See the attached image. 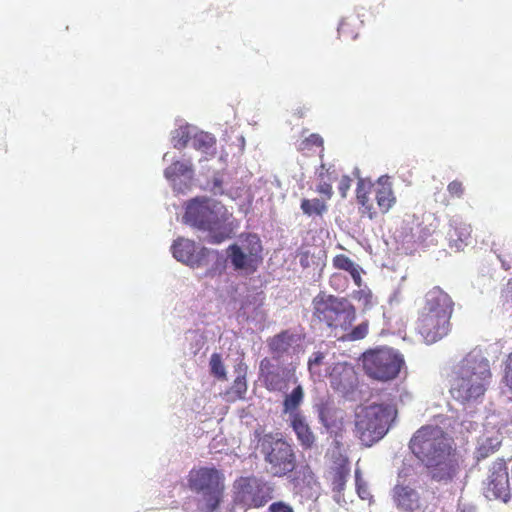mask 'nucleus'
Masks as SVG:
<instances>
[{
	"mask_svg": "<svg viewBox=\"0 0 512 512\" xmlns=\"http://www.w3.org/2000/svg\"><path fill=\"white\" fill-rule=\"evenodd\" d=\"M439 427L424 426L413 435L409 447L429 469L431 478L438 482L451 481L458 473L456 450Z\"/></svg>",
	"mask_w": 512,
	"mask_h": 512,
	"instance_id": "f257e3e1",
	"label": "nucleus"
},
{
	"mask_svg": "<svg viewBox=\"0 0 512 512\" xmlns=\"http://www.w3.org/2000/svg\"><path fill=\"white\" fill-rule=\"evenodd\" d=\"M312 318L341 341L362 340L369 331L368 321L351 328L356 320V309L348 299L325 292H320L313 298Z\"/></svg>",
	"mask_w": 512,
	"mask_h": 512,
	"instance_id": "f03ea898",
	"label": "nucleus"
},
{
	"mask_svg": "<svg viewBox=\"0 0 512 512\" xmlns=\"http://www.w3.org/2000/svg\"><path fill=\"white\" fill-rule=\"evenodd\" d=\"M183 220L199 230L207 231V241L211 244H220L234 234L232 213L222 203L206 197L190 200Z\"/></svg>",
	"mask_w": 512,
	"mask_h": 512,
	"instance_id": "7ed1b4c3",
	"label": "nucleus"
},
{
	"mask_svg": "<svg viewBox=\"0 0 512 512\" xmlns=\"http://www.w3.org/2000/svg\"><path fill=\"white\" fill-rule=\"evenodd\" d=\"M491 376L489 361L470 353L453 371L450 394L461 403L476 400L484 395Z\"/></svg>",
	"mask_w": 512,
	"mask_h": 512,
	"instance_id": "20e7f679",
	"label": "nucleus"
},
{
	"mask_svg": "<svg viewBox=\"0 0 512 512\" xmlns=\"http://www.w3.org/2000/svg\"><path fill=\"white\" fill-rule=\"evenodd\" d=\"M394 404H371L359 407L354 417V434L366 447L381 440L397 417Z\"/></svg>",
	"mask_w": 512,
	"mask_h": 512,
	"instance_id": "39448f33",
	"label": "nucleus"
},
{
	"mask_svg": "<svg viewBox=\"0 0 512 512\" xmlns=\"http://www.w3.org/2000/svg\"><path fill=\"white\" fill-rule=\"evenodd\" d=\"M260 452L268 464V471L275 477H283L296 468V454L292 445L281 435L268 433L259 439Z\"/></svg>",
	"mask_w": 512,
	"mask_h": 512,
	"instance_id": "423d86ee",
	"label": "nucleus"
},
{
	"mask_svg": "<svg viewBox=\"0 0 512 512\" xmlns=\"http://www.w3.org/2000/svg\"><path fill=\"white\" fill-rule=\"evenodd\" d=\"M362 363L370 378L382 382L397 378L405 365L403 355L389 347L366 351L362 356Z\"/></svg>",
	"mask_w": 512,
	"mask_h": 512,
	"instance_id": "0eeeda50",
	"label": "nucleus"
},
{
	"mask_svg": "<svg viewBox=\"0 0 512 512\" xmlns=\"http://www.w3.org/2000/svg\"><path fill=\"white\" fill-rule=\"evenodd\" d=\"M223 474L216 468L200 467L189 472L188 484L191 490L203 493L210 512L220 504L224 490Z\"/></svg>",
	"mask_w": 512,
	"mask_h": 512,
	"instance_id": "6e6552de",
	"label": "nucleus"
},
{
	"mask_svg": "<svg viewBox=\"0 0 512 512\" xmlns=\"http://www.w3.org/2000/svg\"><path fill=\"white\" fill-rule=\"evenodd\" d=\"M259 377L270 392H286L290 384L298 382L295 366L268 357L260 361Z\"/></svg>",
	"mask_w": 512,
	"mask_h": 512,
	"instance_id": "1a4fd4ad",
	"label": "nucleus"
},
{
	"mask_svg": "<svg viewBox=\"0 0 512 512\" xmlns=\"http://www.w3.org/2000/svg\"><path fill=\"white\" fill-rule=\"evenodd\" d=\"M233 487L235 503L247 508L263 507L273 498V488L255 476L240 477Z\"/></svg>",
	"mask_w": 512,
	"mask_h": 512,
	"instance_id": "9d476101",
	"label": "nucleus"
},
{
	"mask_svg": "<svg viewBox=\"0 0 512 512\" xmlns=\"http://www.w3.org/2000/svg\"><path fill=\"white\" fill-rule=\"evenodd\" d=\"M242 246L232 244L228 247V257L235 270L254 273L261 260L262 245L256 234L241 236Z\"/></svg>",
	"mask_w": 512,
	"mask_h": 512,
	"instance_id": "9b49d317",
	"label": "nucleus"
},
{
	"mask_svg": "<svg viewBox=\"0 0 512 512\" xmlns=\"http://www.w3.org/2000/svg\"><path fill=\"white\" fill-rule=\"evenodd\" d=\"M451 329L450 319L420 311L416 330L427 344H433L447 336Z\"/></svg>",
	"mask_w": 512,
	"mask_h": 512,
	"instance_id": "f8f14e48",
	"label": "nucleus"
},
{
	"mask_svg": "<svg viewBox=\"0 0 512 512\" xmlns=\"http://www.w3.org/2000/svg\"><path fill=\"white\" fill-rule=\"evenodd\" d=\"M486 497L500 499L503 502H507L510 498L508 470L503 459H497L490 468Z\"/></svg>",
	"mask_w": 512,
	"mask_h": 512,
	"instance_id": "ddd939ff",
	"label": "nucleus"
},
{
	"mask_svg": "<svg viewBox=\"0 0 512 512\" xmlns=\"http://www.w3.org/2000/svg\"><path fill=\"white\" fill-rule=\"evenodd\" d=\"M420 311L451 319L454 302L448 293L439 286H435L425 294Z\"/></svg>",
	"mask_w": 512,
	"mask_h": 512,
	"instance_id": "4468645a",
	"label": "nucleus"
},
{
	"mask_svg": "<svg viewBox=\"0 0 512 512\" xmlns=\"http://www.w3.org/2000/svg\"><path fill=\"white\" fill-rule=\"evenodd\" d=\"M173 256L180 262L191 267H199L207 256L208 250L201 248L197 251L196 243L186 238H178L172 245Z\"/></svg>",
	"mask_w": 512,
	"mask_h": 512,
	"instance_id": "2eb2a0df",
	"label": "nucleus"
},
{
	"mask_svg": "<svg viewBox=\"0 0 512 512\" xmlns=\"http://www.w3.org/2000/svg\"><path fill=\"white\" fill-rule=\"evenodd\" d=\"M392 499L395 506L404 512H414L420 509V494L418 491L399 480L392 489Z\"/></svg>",
	"mask_w": 512,
	"mask_h": 512,
	"instance_id": "dca6fc26",
	"label": "nucleus"
},
{
	"mask_svg": "<svg viewBox=\"0 0 512 512\" xmlns=\"http://www.w3.org/2000/svg\"><path fill=\"white\" fill-rule=\"evenodd\" d=\"M329 380L334 390L345 393L354 387L357 377L352 365L338 362L331 367Z\"/></svg>",
	"mask_w": 512,
	"mask_h": 512,
	"instance_id": "f3484780",
	"label": "nucleus"
},
{
	"mask_svg": "<svg viewBox=\"0 0 512 512\" xmlns=\"http://www.w3.org/2000/svg\"><path fill=\"white\" fill-rule=\"evenodd\" d=\"M297 340V335L290 330H283L268 338L267 346L271 353V357H268V359L282 361L281 358L289 354L292 345L296 343Z\"/></svg>",
	"mask_w": 512,
	"mask_h": 512,
	"instance_id": "a211bd4d",
	"label": "nucleus"
},
{
	"mask_svg": "<svg viewBox=\"0 0 512 512\" xmlns=\"http://www.w3.org/2000/svg\"><path fill=\"white\" fill-rule=\"evenodd\" d=\"M374 195L378 209L382 214L388 213L396 204L397 199L393 191L392 183L387 176H382L378 179L374 189Z\"/></svg>",
	"mask_w": 512,
	"mask_h": 512,
	"instance_id": "6ab92c4d",
	"label": "nucleus"
},
{
	"mask_svg": "<svg viewBox=\"0 0 512 512\" xmlns=\"http://www.w3.org/2000/svg\"><path fill=\"white\" fill-rule=\"evenodd\" d=\"M290 426L304 450L312 449L315 446L316 436L303 414H294L290 419Z\"/></svg>",
	"mask_w": 512,
	"mask_h": 512,
	"instance_id": "aec40b11",
	"label": "nucleus"
},
{
	"mask_svg": "<svg viewBox=\"0 0 512 512\" xmlns=\"http://www.w3.org/2000/svg\"><path fill=\"white\" fill-rule=\"evenodd\" d=\"M373 184L370 181L359 179L356 187V200L359 204V213L362 217L372 220L376 218L377 211L370 199Z\"/></svg>",
	"mask_w": 512,
	"mask_h": 512,
	"instance_id": "412c9836",
	"label": "nucleus"
},
{
	"mask_svg": "<svg viewBox=\"0 0 512 512\" xmlns=\"http://www.w3.org/2000/svg\"><path fill=\"white\" fill-rule=\"evenodd\" d=\"M471 233L472 228L470 224L457 220L452 221L447 232L450 248L456 251L462 250L467 246Z\"/></svg>",
	"mask_w": 512,
	"mask_h": 512,
	"instance_id": "4be33fe9",
	"label": "nucleus"
},
{
	"mask_svg": "<svg viewBox=\"0 0 512 512\" xmlns=\"http://www.w3.org/2000/svg\"><path fill=\"white\" fill-rule=\"evenodd\" d=\"M296 386L290 393H285L283 399V412L289 413L290 418L294 414H301L298 412L299 407L303 403L304 400V389L300 384H295Z\"/></svg>",
	"mask_w": 512,
	"mask_h": 512,
	"instance_id": "5701e85b",
	"label": "nucleus"
},
{
	"mask_svg": "<svg viewBox=\"0 0 512 512\" xmlns=\"http://www.w3.org/2000/svg\"><path fill=\"white\" fill-rule=\"evenodd\" d=\"M363 21L356 15L343 18L338 26V34L345 40H354L358 37Z\"/></svg>",
	"mask_w": 512,
	"mask_h": 512,
	"instance_id": "b1692460",
	"label": "nucleus"
},
{
	"mask_svg": "<svg viewBox=\"0 0 512 512\" xmlns=\"http://www.w3.org/2000/svg\"><path fill=\"white\" fill-rule=\"evenodd\" d=\"M216 142V138L212 134L204 131H200L192 137L193 148L210 157H214L216 154Z\"/></svg>",
	"mask_w": 512,
	"mask_h": 512,
	"instance_id": "393cba45",
	"label": "nucleus"
},
{
	"mask_svg": "<svg viewBox=\"0 0 512 512\" xmlns=\"http://www.w3.org/2000/svg\"><path fill=\"white\" fill-rule=\"evenodd\" d=\"M333 266L336 269L348 272L357 286H361L362 278L360 267L356 265L348 256L338 254L333 258Z\"/></svg>",
	"mask_w": 512,
	"mask_h": 512,
	"instance_id": "a878e982",
	"label": "nucleus"
},
{
	"mask_svg": "<svg viewBox=\"0 0 512 512\" xmlns=\"http://www.w3.org/2000/svg\"><path fill=\"white\" fill-rule=\"evenodd\" d=\"M300 209L307 217H322L328 211L327 201L321 198H303Z\"/></svg>",
	"mask_w": 512,
	"mask_h": 512,
	"instance_id": "bb28decb",
	"label": "nucleus"
},
{
	"mask_svg": "<svg viewBox=\"0 0 512 512\" xmlns=\"http://www.w3.org/2000/svg\"><path fill=\"white\" fill-rule=\"evenodd\" d=\"M332 172H330V168H326L325 165H321V171L319 172L320 182L316 187V192L322 196L321 199L328 201L333 196V187H332Z\"/></svg>",
	"mask_w": 512,
	"mask_h": 512,
	"instance_id": "cd10ccee",
	"label": "nucleus"
},
{
	"mask_svg": "<svg viewBox=\"0 0 512 512\" xmlns=\"http://www.w3.org/2000/svg\"><path fill=\"white\" fill-rule=\"evenodd\" d=\"M349 475V468L345 465H340L333 470L332 475V490L337 493H341L347 481Z\"/></svg>",
	"mask_w": 512,
	"mask_h": 512,
	"instance_id": "c85d7f7f",
	"label": "nucleus"
},
{
	"mask_svg": "<svg viewBox=\"0 0 512 512\" xmlns=\"http://www.w3.org/2000/svg\"><path fill=\"white\" fill-rule=\"evenodd\" d=\"M247 392V382L245 373L239 374L235 380L229 391H227L228 395H233L231 400H243L245 399V395Z\"/></svg>",
	"mask_w": 512,
	"mask_h": 512,
	"instance_id": "c756f323",
	"label": "nucleus"
},
{
	"mask_svg": "<svg viewBox=\"0 0 512 512\" xmlns=\"http://www.w3.org/2000/svg\"><path fill=\"white\" fill-rule=\"evenodd\" d=\"M323 146V138L319 134L312 133L299 142L297 149L298 151L305 153L312 151L314 148L323 149Z\"/></svg>",
	"mask_w": 512,
	"mask_h": 512,
	"instance_id": "7c9ffc66",
	"label": "nucleus"
},
{
	"mask_svg": "<svg viewBox=\"0 0 512 512\" xmlns=\"http://www.w3.org/2000/svg\"><path fill=\"white\" fill-rule=\"evenodd\" d=\"M500 446V442H495L491 438L486 439L475 451V458L477 461L486 459L497 451Z\"/></svg>",
	"mask_w": 512,
	"mask_h": 512,
	"instance_id": "2f4dec72",
	"label": "nucleus"
},
{
	"mask_svg": "<svg viewBox=\"0 0 512 512\" xmlns=\"http://www.w3.org/2000/svg\"><path fill=\"white\" fill-rule=\"evenodd\" d=\"M210 372L219 380H226L227 374L225 366L222 362V357L219 353H213L210 357Z\"/></svg>",
	"mask_w": 512,
	"mask_h": 512,
	"instance_id": "473e14b6",
	"label": "nucleus"
},
{
	"mask_svg": "<svg viewBox=\"0 0 512 512\" xmlns=\"http://www.w3.org/2000/svg\"><path fill=\"white\" fill-rule=\"evenodd\" d=\"M190 171H192L190 164L181 161H174L165 169L164 175L167 179H175L176 177L185 175Z\"/></svg>",
	"mask_w": 512,
	"mask_h": 512,
	"instance_id": "72a5a7b5",
	"label": "nucleus"
},
{
	"mask_svg": "<svg viewBox=\"0 0 512 512\" xmlns=\"http://www.w3.org/2000/svg\"><path fill=\"white\" fill-rule=\"evenodd\" d=\"M191 136L189 132V128L187 126L180 127L175 130L173 135V146L174 148L181 150L185 148L188 145V142L190 141Z\"/></svg>",
	"mask_w": 512,
	"mask_h": 512,
	"instance_id": "f704fd0d",
	"label": "nucleus"
},
{
	"mask_svg": "<svg viewBox=\"0 0 512 512\" xmlns=\"http://www.w3.org/2000/svg\"><path fill=\"white\" fill-rule=\"evenodd\" d=\"M353 298L360 302L365 308L372 306V293L370 290H358L353 293Z\"/></svg>",
	"mask_w": 512,
	"mask_h": 512,
	"instance_id": "c9c22d12",
	"label": "nucleus"
},
{
	"mask_svg": "<svg viewBox=\"0 0 512 512\" xmlns=\"http://www.w3.org/2000/svg\"><path fill=\"white\" fill-rule=\"evenodd\" d=\"M325 358L324 353L314 352L308 360V369L311 373H318V367L323 363Z\"/></svg>",
	"mask_w": 512,
	"mask_h": 512,
	"instance_id": "e433bc0d",
	"label": "nucleus"
},
{
	"mask_svg": "<svg viewBox=\"0 0 512 512\" xmlns=\"http://www.w3.org/2000/svg\"><path fill=\"white\" fill-rule=\"evenodd\" d=\"M447 190L452 197L460 198L464 194L463 183L459 180L450 182L447 186Z\"/></svg>",
	"mask_w": 512,
	"mask_h": 512,
	"instance_id": "4c0bfd02",
	"label": "nucleus"
},
{
	"mask_svg": "<svg viewBox=\"0 0 512 512\" xmlns=\"http://www.w3.org/2000/svg\"><path fill=\"white\" fill-rule=\"evenodd\" d=\"M501 299L504 305L512 307V278L507 281L501 290Z\"/></svg>",
	"mask_w": 512,
	"mask_h": 512,
	"instance_id": "58836bf2",
	"label": "nucleus"
},
{
	"mask_svg": "<svg viewBox=\"0 0 512 512\" xmlns=\"http://www.w3.org/2000/svg\"><path fill=\"white\" fill-rule=\"evenodd\" d=\"M352 185V178L348 175H343L338 184V190L342 198L347 197V193Z\"/></svg>",
	"mask_w": 512,
	"mask_h": 512,
	"instance_id": "ea45409f",
	"label": "nucleus"
},
{
	"mask_svg": "<svg viewBox=\"0 0 512 512\" xmlns=\"http://www.w3.org/2000/svg\"><path fill=\"white\" fill-rule=\"evenodd\" d=\"M356 488H357L358 496L362 500H367V501H371L372 500L373 496L370 493L369 488H368L366 483H364L361 480L357 479L356 480Z\"/></svg>",
	"mask_w": 512,
	"mask_h": 512,
	"instance_id": "a19ab883",
	"label": "nucleus"
},
{
	"mask_svg": "<svg viewBox=\"0 0 512 512\" xmlns=\"http://www.w3.org/2000/svg\"><path fill=\"white\" fill-rule=\"evenodd\" d=\"M269 512H294L293 508L282 501L274 502L269 506Z\"/></svg>",
	"mask_w": 512,
	"mask_h": 512,
	"instance_id": "79ce46f5",
	"label": "nucleus"
},
{
	"mask_svg": "<svg viewBox=\"0 0 512 512\" xmlns=\"http://www.w3.org/2000/svg\"><path fill=\"white\" fill-rule=\"evenodd\" d=\"M328 414H329V410L326 408H323V409H321L319 416H320V420H321L322 424L327 429H330L334 426V422L329 420Z\"/></svg>",
	"mask_w": 512,
	"mask_h": 512,
	"instance_id": "37998d69",
	"label": "nucleus"
}]
</instances>
